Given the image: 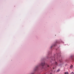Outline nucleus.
Returning <instances> with one entry per match:
<instances>
[{
	"instance_id": "nucleus-6",
	"label": "nucleus",
	"mask_w": 74,
	"mask_h": 74,
	"mask_svg": "<svg viewBox=\"0 0 74 74\" xmlns=\"http://www.w3.org/2000/svg\"><path fill=\"white\" fill-rule=\"evenodd\" d=\"M71 74H74V72H72L71 73Z\"/></svg>"
},
{
	"instance_id": "nucleus-2",
	"label": "nucleus",
	"mask_w": 74,
	"mask_h": 74,
	"mask_svg": "<svg viewBox=\"0 0 74 74\" xmlns=\"http://www.w3.org/2000/svg\"><path fill=\"white\" fill-rule=\"evenodd\" d=\"M64 74H69V73H68V72H66L64 73Z\"/></svg>"
},
{
	"instance_id": "nucleus-4",
	"label": "nucleus",
	"mask_w": 74,
	"mask_h": 74,
	"mask_svg": "<svg viewBox=\"0 0 74 74\" xmlns=\"http://www.w3.org/2000/svg\"><path fill=\"white\" fill-rule=\"evenodd\" d=\"M55 64L56 65H58V64L57 63V62H55Z\"/></svg>"
},
{
	"instance_id": "nucleus-10",
	"label": "nucleus",
	"mask_w": 74,
	"mask_h": 74,
	"mask_svg": "<svg viewBox=\"0 0 74 74\" xmlns=\"http://www.w3.org/2000/svg\"><path fill=\"white\" fill-rule=\"evenodd\" d=\"M54 69V68H53V69Z\"/></svg>"
},
{
	"instance_id": "nucleus-7",
	"label": "nucleus",
	"mask_w": 74,
	"mask_h": 74,
	"mask_svg": "<svg viewBox=\"0 0 74 74\" xmlns=\"http://www.w3.org/2000/svg\"><path fill=\"white\" fill-rule=\"evenodd\" d=\"M47 67H49V66L48 65Z\"/></svg>"
},
{
	"instance_id": "nucleus-9",
	"label": "nucleus",
	"mask_w": 74,
	"mask_h": 74,
	"mask_svg": "<svg viewBox=\"0 0 74 74\" xmlns=\"http://www.w3.org/2000/svg\"><path fill=\"white\" fill-rule=\"evenodd\" d=\"M52 46H51V48H52Z\"/></svg>"
},
{
	"instance_id": "nucleus-5",
	"label": "nucleus",
	"mask_w": 74,
	"mask_h": 74,
	"mask_svg": "<svg viewBox=\"0 0 74 74\" xmlns=\"http://www.w3.org/2000/svg\"><path fill=\"white\" fill-rule=\"evenodd\" d=\"M59 70H60L59 69H58L57 70V71H59Z\"/></svg>"
},
{
	"instance_id": "nucleus-1",
	"label": "nucleus",
	"mask_w": 74,
	"mask_h": 74,
	"mask_svg": "<svg viewBox=\"0 0 74 74\" xmlns=\"http://www.w3.org/2000/svg\"><path fill=\"white\" fill-rule=\"evenodd\" d=\"M45 63L44 62V63H42L41 64V66H44V65H45Z\"/></svg>"
},
{
	"instance_id": "nucleus-8",
	"label": "nucleus",
	"mask_w": 74,
	"mask_h": 74,
	"mask_svg": "<svg viewBox=\"0 0 74 74\" xmlns=\"http://www.w3.org/2000/svg\"><path fill=\"white\" fill-rule=\"evenodd\" d=\"M50 74H52V73H50Z\"/></svg>"
},
{
	"instance_id": "nucleus-3",
	"label": "nucleus",
	"mask_w": 74,
	"mask_h": 74,
	"mask_svg": "<svg viewBox=\"0 0 74 74\" xmlns=\"http://www.w3.org/2000/svg\"><path fill=\"white\" fill-rule=\"evenodd\" d=\"M73 68V65H71L70 66V69H72Z\"/></svg>"
}]
</instances>
